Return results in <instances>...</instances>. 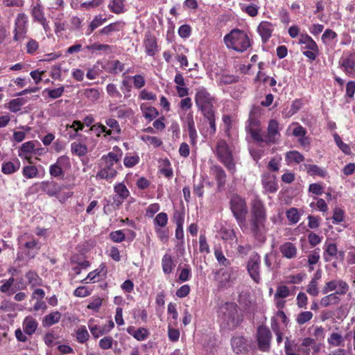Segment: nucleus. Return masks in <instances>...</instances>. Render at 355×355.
<instances>
[{
    "label": "nucleus",
    "instance_id": "f257e3e1",
    "mask_svg": "<svg viewBox=\"0 0 355 355\" xmlns=\"http://www.w3.org/2000/svg\"><path fill=\"white\" fill-rule=\"evenodd\" d=\"M123 155L121 149L114 146L112 151L104 155L99 160V170L96 175L97 180H105L108 182H112L121 168V159Z\"/></svg>",
    "mask_w": 355,
    "mask_h": 355
},
{
    "label": "nucleus",
    "instance_id": "f03ea898",
    "mask_svg": "<svg viewBox=\"0 0 355 355\" xmlns=\"http://www.w3.org/2000/svg\"><path fill=\"white\" fill-rule=\"evenodd\" d=\"M266 209L263 202L255 197L251 202L250 226L253 236L259 242L266 241Z\"/></svg>",
    "mask_w": 355,
    "mask_h": 355
},
{
    "label": "nucleus",
    "instance_id": "7ed1b4c3",
    "mask_svg": "<svg viewBox=\"0 0 355 355\" xmlns=\"http://www.w3.org/2000/svg\"><path fill=\"white\" fill-rule=\"evenodd\" d=\"M218 320L221 328L233 329L242 320L238 314L237 305L234 302H226L222 304L218 311Z\"/></svg>",
    "mask_w": 355,
    "mask_h": 355
},
{
    "label": "nucleus",
    "instance_id": "20e7f679",
    "mask_svg": "<svg viewBox=\"0 0 355 355\" xmlns=\"http://www.w3.org/2000/svg\"><path fill=\"white\" fill-rule=\"evenodd\" d=\"M223 42L227 49L239 53H243L251 46L250 40L246 32L239 28H234L225 35Z\"/></svg>",
    "mask_w": 355,
    "mask_h": 355
},
{
    "label": "nucleus",
    "instance_id": "39448f33",
    "mask_svg": "<svg viewBox=\"0 0 355 355\" xmlns=\"http://www.w3.org/2000/svg\"><path fill=\"white\" fill-rule=\"evenodd\" d=\"M195 93V103L198 110L202 114L214 111V105L216 103V98L212 96L203 86L197 87Z\"/></svg>",
    "mask_w": 355,
    "mask_h": 355
},
{
    "label": "nucleus",
    "instance_id": "423d86ee",
    "mask_svg": "<svg viewBox=\"0 0 355 355\" xmlns=\"http://www.w3.org/2000/svg\"><path fill=\"white\" fill-rule=\"evenodd\" d=\"M230 209L238 225L242 229L245 225L248 207L245 199L237 194L233 195L230 200Z\"/></svg>",
    "mask_w": 355,
    "mask_h": 355
},
{
    "label": "nucleus",
    "instance_id": "0eeeda50",
    "mask_svg": "<svg viewBox=\"0 0 355 355\" xmlns=\"http://www.w3.org/2000/svg\"><path fill=\"white\" fill-rule=\"evenodd\" d=\"M37 320L31 315H27L22 321V329L17 328L15 331V336L17 341L26 343L28 341V336H33L38 328Z\"/></svg>",
    "mask_w": 355,
    "mask_h": 355
},
{
    "label": "nucleus",
    "instance_id": "6e6552de",
    "mask_svg": "<svg viewBox=\"0 0 355 355\" xmlns=\"http://www.w3.org/2000/svg\"><path fill=\"white\" fill-rule=\"evenodd\" d=\"M216 153L218 159L232 173L235 171V164L233 155L227 142L220 139L218 141L216 146Z\"/></svg>",
    "mask_w": 355,
    "mask_h": 355
},
{
    "label": "nucleus",
    "instance_id": "1a4fd4ad",
    "mask_svg": "<svg viewBox=\"0 0 355 355\" xmlns=\"http://www.w3.org/2000/svg\"><path fill=\"white\" fill-rule=\"evenodd\" d=\"M299 44L302 45V54L311 61L316 59L319 54V47L313 38L307 34L300 36Z\"/></svg>",
    "mask_w": 355,
    "mask_h": 355
},
{
    "label": "nucleus",
    "instance_id": "9d476101",
    "mask_svg": "<svg viewBox=\"0 0 355 355\" xmlns=\"http://www.w3.org/2000/svg\"><path fill=\"white\" fill-rule=\"evenodd\" d=\"M28 16L24 13L17 15L15 20L13 40L17 42H21L26 37L28 31Z\"/></svg>",
    "mask_w": 355,
    "mask_h": 355
},
{
    "label": "nucleus",
    "instance_id": "9b49d317",
    "mask_svg": "<svg viewBox=\"0 0 355 355\" xmlns=\"http://www.w3.org/2000/svg\"><path fill=\"white\" fill-rule=\"evenodd\" d=\"M279 124L275 119H270L268 122L267 128V133L263 135L261 133V140H259V144L268 145L270 144L277 143L280 138Z\"/></svg>",
    "mask_w": 355,
    "mask_h": 355
},
{
    "label": "nucleus",
    "instance_id": "f8f14e48",
    "mask_svg": "<svg viewBox=\"0 0 355 355\" xmlns=\"http://www.w3.org/2000/svg\"><path fill=\"white\" fill-rule=\"evenodd\" d=\"M339 65L349 77L355 76V51H345L339 60Z\"/></svg>",
    "mask_w": 355,
    "mask_h": 355
},
{
    "label": "nucleus",
    "instance_id": "ddd939ff",
    "mask_svg": "<svg viewBox=\"0 0 355 355\" xmlns=\"http://www.w3.org/2000/svg\"><path fill=\"white\" fill-rule=\"evenodd\" d=\"M261 257L257 253L250 255L247 263V270L250 277L257 284L261 281L260 275Z\"/></svg>",
    "mask_w": 355,
    "mask_h": 355
},
{
    "label": "nucleus",
    "instance_id": "4468645a",
    "mask_svg": "<svg viewBox=\"0 0 355 355\" xmlns=\"http://www.w3.org/2000/svg\"><path fill=\"white\" fill-rule=\"evenodd\" d=\"M349 291V285L343 279H332L327 282L322 289V294L334 292L339 295H345Z\"/></svg>",
    "mask_w": 355,
    "mask_h": 355
},
{
    "label": "nucleus",
    "instance_id": "2eb2a0df",
    "mask_svg": "<svg viewBox=\"0 0 355 355\" xmlns=\"http://www.w3.org/2000/svg\"><path fill=\"white\" fill-rule=\"evenodd\" d=\"M25 277L27 282H24L23 279H20L17 282L18 289H26L28 285H30L32 288L42 285V279L39 277L37 273L33 270L26 272Z\"/></svg>",
    "mask_w": 355,
    "mask_h": 355
},
{
    "label": "nucleus",
    "instance_id": "dca6fc26",
    "mask_svg": "<svg viewBox=\"0 0 355 355\" xmlns=\"http://www.w3.org/2000/svg\"><path fill=\"white\" fill-rule=\"evenodd\" d=\"M259 348L261 351H266L269 349L271 339V333L268 328L261 326L257 329V334Z\"/></svg>",
    "mask_w": 355,
    "mask_h": 355
},
{
    "label": "nucleus",
    "instance_id": "f3484780",
    "mask_svg": "<svg viewBox=\"0 0 355 355\" xmlns=\"http://www.w3.org/2000/svg\"><path fill=\"white\" fill-rule=\"evenodd\" d=\"M107 266L105 263H102L98 268L90 272L87 276L82 280L84 284L94 283L99 282L106 277Z\"/></svg>",
    "mask_w": 355,
    "mask_h": 355
},
{
    "label": "nucleus",
    "instance_id": "a211bd4d",
    "mask_svg": "<svg viewBox=\"0 0 355 355\" xmlns=\"http://www.w3.org/2000/svg\"><path fill=\"white\" fill-rule=\"evenodd\" d=\"M70 165L69 159L67 156H60L57 159L55 164H51L49 168V173L54 178L64 175V168Z\"/></svg>",
    "mask_w": 355,
    "mask_h": 355
},
{
    "label": "nucleus",
    "instance_id": "6ab92c4d",
    "mask_svg": "<svg viewBox=\"0 0 355 355\" xmlns=\"http://www.w3.org/2000/svg\"><path fill=\"white\" fill-rule=\"evenodd\" d=\"M116 195L113 198V205L119 207L129 196L130 192L123 183H118L114 188Z\"/></svg>",
    "mask_w": 355,
    "mask_h": 355
},
{
    "label": "nucleus",
    "instance_id": "aec40b11",
    "mask_svg": "<svg viewBox=\"0 0 355 355\" xmlns=\"http://www.w3.org/2000/svg\"><path fill=\"white\" fill-rule=\"evenodd\" d=\"M246 131L251 135L252 139L257 143L261 140V129L260 128V122L258 119L250 117L248 121L245 126Z\"/></svg>",
    "mask_w": 355,
    "mask_h": 355
},
{
    "label": "nucleus",
    "instance_id": "412c9836",
    "mask_svg": "<svg viewBox=\"0 0 355 355\" xmlns=\"http://www.w3.org/2000/svg\"><path fill=\"white\" fill-rule=\"evenodd\" d=\"M275 24L268 21H262L257 27V32L263 43H266L275 30Z\"/></svg>",
    "mask_w": 355,
    "mask_h": 355
},
{
    "label": "nucleus",
    "instance_id": "4be33fe9",
    "mask_svg": "<svg viewBox=\"0 0 355 355\" xmlns=\"http://www.w3.org/2000/svg\"><path fill=\"white\" fill-rule=\"evenodd\" d=\"M232 350L236 354H245L248 350L249 345L244 337L241 336H234L231 340Z\"/></svg>",
    "mask_w": 355,
    "mask_h": 355
},
{
    "label": "nucleus",
    "instance_id": "5701e85b",
    "mask_svg": "<svg viewBox=\"0 0 355 355\" xmlns=\"http://www.w3.org/2000/svg\"><path fill=\"white\" fill-rule=\"evenodd\" d=\"M105 123L107 126L106 135L111 137L112 139H116V137L121 134L119 123L115 119L109 117L105 119Z\"/></svg>",
    "mask_w": 355,
    "mask_h": 355
},
{
    "label": "nucleus",
    "instance_id": "b1692460",
    "mask_svg": "<svg viewBox=\"0 0 355 355\" xmlns=\"http://www.w3.org/2000/svg\"><path fill=\"white\" fill-rule=\"evenodd\" d=\"M216 281L220 288L230 287L233 282L232 270L230 269H222L219 270L216 277Z\"/></svg>",
    "mask_w": 355,
    "mask_h": 355
},
{
    "label": "nucleus",
    "instance_id": "393cba45",
    "mask_svg": "<svg viewBox=\"0 0 355 355\" xmlns=\"http://www.w3.org/2000/svg\"><path fill=\"white\" fill-rule=\"evenodd\" d=\"M40 188L42 191L45 192L49 196H55L62 190L61 186L54 181L42 182Z\"/></svg>",
    "mask_w": 355,
    "mask_h": 355
},
{
    "label": "nucleus",
    "instance_id": "a878e982",
    "mask_svg": "<svg viewBox=\"0 0 355 355\" xmlns=\"http://www.w3.org/2000/svg\"><path fill=\"white\" fill-rule=\"evenodd\" d=\"M279 251L284 257L291 259L296 257L297 248L295 244L287 241L279 246Z\"/></svg>",
    "mask_w": 355,
    "mask_h": 355
},
{
    "label": "nucleus",
    "instance_id": "bb28decb",
    "mask_svg": "<svg viewBox=\"0 0 355 355\" xmlns=\"http://www.w3.org/2000/svg\"><path fill=\"white\" fill-rule=\"evenodd\" d=\"M187 130L189 134V141L192 146L197 144L198 134L195 127V122L192 114H189L187 117Z\"/></svg>",
    "mask_w": 355,
    "mask_h": 355
},
{
    "label": "nucleus",
    "instance_id": "cd10ccee",
    "mask_svg": "<svg viewBox=\"0 0 355 355\" xmlns=\"http://www.w3.org/2000/svg\"><path fill=\"white\" fill-rule=\"evenodd\" d=\"M24 252L28 259H33L40 250V245L38 241L35 239H31V241H26L24 247L20 248Z\"/></svg>",
    "mask_w": 355,
    "mask_h": 355
},
{
    "label": "nucleus",
    "instance_id": "c85d7f7f",
    "mask_svg": "<svg viewBox=\"0 0 355 355\" xmlns=\"http://www.w3.org/2000/svg\"><path fill=\"white\" fill-rule=\"evenodd\" d=\"M286 134L288 136L292 135L298 139L306 135V130L299 123L293 122L287 128Z\"/></svg>",
    "mask_w": 355,
    "mask_h": 355
},
{
    "label": "nucleus",
    "instance_id": "c756f323",
    "mask_svg": "<svg viewBox=\"0 0 355 355\" xmlns=\"http://www.w3.org/2000/svg\"><path fill=\"white\" fill-rule=\"evenodd\" d=\"M218 234L223 241L229 242L230 243L237 241L235 232L230 226L222 227L218 232Z\"/></svg>",
    "mask_w": 355,
    "mask_h": 355
},
{
    "label": "nucleus",
    "instance_id": "7c9ffc66",
    "mask_svg": "<svg viewBox=\"0 0 355 355\" xmlns=\"http://www.w3.org/2000/svg\"><path fill=\"white\" fill-rule=\"evenodd\" d=\"M262 184L267 192L274 193L277 190L275 177L271 174H265L262 176Z\"/></svg>",
    "mask_w": 355,
    "mask_h": 355
},
{
    "label": "nucleus",
    "instance_id": "2f4dec72",
    "mask_svg": "<svg viewBox=\"0 0 355 355\" xmlns=\"http://www.w3.org/2000/svg\"><path fill=\"white\" fill-rule=\"evenodd\" d=\"M87 325L92 336L95 339L107 334V332L103 326H100L98 324H96L94 318H90L88 320Z\"/></svg>",
    "mask_w": 355,
    "mask_h": 355
},
{
    "label": "nucleus",
    "instance_id": "473e14b6",
    "mask_svg": "<svg viewBox=\"0 0 355 355\" xmlns=\"http://www.w3.org/2000/svg\"><path fill=\"white\" fill-rule=\"evenodd\" d=\"M21 166L20 161L15 159L13 161L3 162L1 165V171L5 175H11L17 172Z\"/></svg>",
    "mask_w": 355,
    "mask_h": 355
},
{
    "label": "nucleus",
    "instance_id": "72a5a7b5",
    "mask_svg": "<svg viewBox=\"0 0 355 355\" xmlns=\"http://www.w3.org/2000/svg\"><path fill=\"white\" fill-rule=\"evenodd\" d=\"M110 111L115 112V116L119 119L130 118L134 114L131 108L126 107L125 105H120L117 107L110 106Z\"/></svg>",
    "mask_w": 355,
    "mask_h": 355
},
{
    "label": "nucleus",
    "instance_id": "f704fd0d",
    "mask_svg": "<svg viewBox=\"0 0 355 355\" xmlns=\"http://www.w3.org/2000/svg\"><path fill=\"white\" fill-rule=\"evenodd\" d=\"M339 294L331 293L321 298L320 304L323 307L338 305L341 299Z\"/></svg>",
    "mask_w": 355,
    "mask_h": 355
},
{
    "label": "nucleus",
    "instance_id": "c9c22d12",
    "mask_svg": "<svg viewBox=\"0 0 355 355\" xmlns=\"http://www.w3.org/2000/svg\"><path fill=\"white\" fill-rule=\"evenodd\" d=\"M211 171L213 175L215 177L218 187H222L225 185L226 181V173L225 171L218 165H214L211 167Z\"/></svg>",
    "mask_w": 355,
    "mask_h": 355
},
{
    "label": "nucleus",
    "instance_id": "e433bc0d",
    "mask_svg": "<svg viewBox=\"0 0 355 355\" xmlns=\"http://www.w3.org/2000/svg\"><path fill=\"white\" fill-rule=\"evenodd\" d=\"M144 46L146 53L150 56H154L157 51L156 39L150 35L146 36L145 38Z\"/></svg>",
    "mask_w": 355,
    "mask_h": 355
},
{
    "label": "nucleus",
    "instance_id": "4c0bfd02",
    "mask_svg": "<svg viewBox=\"0 0 355 355\" xmlns=\"http://www.w3.org/2000/svg\"><path fill=\"white\" fill-rule=\"evenodd\" d=\"M175 263L172 256L166 253L162 259V268L165 275H169L175 268Z\"/></svg>",
    "mask_w": 355,
    "mask_h": 355
},
{
    "label": "nucleus",
    "instance_id": "58836bf2",
    "mask_svg": "<svg viewBox=\"0 0 355 355\" xmlns=\"http://www.w3.org/2000/svg\"><path fill=\"white\" fill-rule=\"evenodd\" d=\"M61 318V313L59 311L51 312L45 315L42 319V326L44 327H49L58 323Z\"/></svg>",
    "mask_w": 355,
    "mask_h": 355
},
{
    "label": "nucleus",
    "instance_id": "ea45409f",
    "mask_svg": "<svg viewBox=\"0 0 355 355\" xmlns=\"http://www.w3.org/2000/svg\"><path fill=\"white\" fill-rule=\"evenodd\" d=\"M140 108L144 118L149 121H153L159 115V112L156 108L148 106L146 104L142 103Z\"/></svg>",
    "mask_w": 355,
    "mask_h": 355
},
{
    "label": "nucleus",
    "instance_id": "a19ab883",
    "mask_svg": "<svg viewBox=\"0 0 355 355\" xmlns=\"http://www.w3.org/2000/svg\"><path fill=\"white\" fill-rule=\"evenodd\" d=\"M240 7L242 11L245 12L252 17H256L259 13V10L260 9L258 1L250 3L248 5L241 3L240 4Z\"/></svg>",
    "mask_w": 355,
    "mask_h": 355
},
{
    "label": "nucleus",
    "instance_id": "79ce46f5",
    "mask_svg": "<svg viewBox=\"0 0 355 355\" xmlns=\"http://www.w3.org/2000/svg\"><path fill=\"white\" fill-rule=\"evenodd\" d=\"M302 213L295 207H291L286 211V216L291 225L297 223L301 218Z\"/></svg>",
    "mask_w": 355,
    "mask_h": 355
},
{
    "label": "nucleus",
    "instance_id": "37998d69",
    "mask_svg": "<svg viewBox=\"0 0 355 355\" xmlns=\"http://www.w3.org/2000/svg\"><path fill=\"white\" fill-rule=\"evenodd\" d=\"M35 148V141H29L24 143L19 150V156L20 157H24L25 159H28V155L31 154Z\"/></svg>",
    "mask_w": 355,
    "mask_h": 355
},
{
    "label": "nucleus",
    "instance_id": "c03bdc74",
    "mask_svg": "<svg viewBox=\"0 0 355 355\" xmlns=\"http://www.w3.org/2000/svg\"><path fill=\"white\" fill-rule=\"evenodd\" d=\"M71 151L73 155L78 157H83L87 153L88 150L85 144L78 142H73L71 144Z\"/></svg>",
    "mask_w": 355,
    "mask_h": 355
},
{
    "label": "nucleus",
    "instance_id": "a18cd8bd",
    "mask_svg": "<svg viewBox=\"0 0 355 355\" xmlns=\"http://www.w3.org/2000/svg\"><path fill=\"white\" fill-rule=\"evenodd\" d=\"M304 159V156L300 152L291 150L286 154V160L288 164H300Z\"/></svg>",
    "mask_w": 355,
    "mask_h": 355
},
{
    "label": "nucleus",
    "instance_id": "49530a36",
    "mask_svg": "<svg viewBox=\"0 0 355 355\" xmlns=\"http://www.w3.org/2000/svg\"><path fill=\"white\" fill-rule=\"evenodd\" d=\"M202 115L209 123V128L207 130L208 134L211 136L214 135L216 131L215 112L212 111L210 112L205 113Z\"/></svg>",
    "mask_w": 355,
    "mask_h": 355
},
{
    "label": "nucleus",
    "instance_id": "de8ad7c7",
    "mask_svg": "<svg viewBox=\"0 0 355 355\" xmlns=\"http://www.w3.org/2000/svg\"><path fill=\"white\" fill-rule=\"evenodd\" d=\"M76 338L78 343L84 344L89 338V334L85 326H80L76 330Z\"/></svg>",
    "mask_w": 355,
    "mask_h": 355
},
{
    "label": "nucleus",
    "instance_id": "09e8293b",
    "mask_svg": "<svg viewBox=\"0 0 355 355\" xmlns=\"http://www.w3.org/2000/svg\"><path fill=\"white\" fill-rule=\"evenodd\" d=\"M109 9L115 14L125 12V0H112L108 5Z\"/></svg>",
    "mask_w": 355,
    "mask_h": 355
},
{
    "label": "nucleus",
    "instance_id": "8fccbe9b",
    "mask_svg": "<svg viewBox=\"0 0 355 355\" xmlns=\"http://www.w3.org/2000/svg\"><path fill=\"white\" fill-rule=\"evenodd\" d=\"M324 257L326 261L330 260L328 257H336L338 253L337 246L335 243H325L324 245Z\"/></svg>",
    "mask_w": 355,
    "mask_h": 355
},
{
    "label": "nucleus",
    "instance_id": "3c124183",
    "mask_svg": "<svg viewBox=\"0 0 355 355\" xmlns=\"http://www.w3.org/2000/svg\"><path fill=\"white\" fill-rule=\"evenodd\" d=\"M327 342L330 346L336 347L343 345L344 339L341 334L333 332L328 338Z\"/></svg>",
    "mask_w": 355,
    "mask_h": 355
},
{
    "label": "nucleus",
    "instance_id": "603ef678",
    "mask_svg": "<svg viewBox=\"0 0 355 355\" xmlns=\"http://www.w3.org/2000/svg\"><path fill=\"white\" fill-rule=\"evenodd\" d=\"M90 130L97 137H105L106 138L108 135H106L107 126L103 125L101 123H96L93 124Z\"/></svg>",
    "mask_w": 355,
    "mask_h": 355
},
{
    "label": "nucleus",
    "instance_id": "864d4df0",
    "mask_svg": "<svg viewBox=\"0 0 355 355\" xmlns=\"http://www.w3.org/2000/svg\"><path fill=\"white\" fill-rule=\"evenodd\" d=\"M62 17L63 13L59 14L58 17H55L54 15L51 16L55 25V32L57 35L64 31L66 28L67 24L65 21L62 20Z\"/></svg>",
    "mask_w": 355,
    "mask_h": 355
},
{
    "label": "nucleus",
    "instance_id": "5fc2aeb1",
    "mask_svg": "<svg viewBox=\"0 0 355 355\" xmlns=\"http://www.w3.org/2000/svg\"><path fill=\"white\" fill-rule=\"evenodd\" d=\"M333 137L337 146L343 153L345 155H350L352 153L350 146L348 144L344 143L341 137L336 132L334 133Z\"/></svg>",
    "mask_w": 355,
    "mask_h": 355
},
{
    "label": "nucleus",
    "instance_id": "6e6d98bb",
    "mask_svg": "<svg viewBox=\"0 0 355 355\" xmlns=\"http://www.w3.org/2000/svg\"><path fill=\"white\" fill-rule=\"evenodd\" d=\"M122 25L121 23L120 22L111 23L109 25L101 29L98 33L100 34L108 35L112 32L119 31Z\"/></svg>",
    "mask_w": 355,
    "mask_h": 355
},
{
    "label": "nucleus",
    "instance_id": "4d7b16f0",
    "mask_svg": "<svg viewBox=\"0 0 355 355\" xmlns=\"http://www.w3.org/2000/svg\"><path fill=\"white\" fill-rule=\"evenodd\" d=\"M153 223L155 225V228L157 227L158 228L164 227L168 223V216L164 212H161L157 214L155 216Z\"/></svg>",
    "mask_w": 355,
    "mask_h": 355
},
{
    "label": "nucleus",
    "instance_id": "13d9d810",
    "mask_svg": "<svg viewBox=\"0 0 355 355\" xmlns=\"http://www.w3.org/2000/svg\"><path fill=\"white\" fill-rule=\"evenodd\" d=\"M22 174L27 179L35 178L38 175V170L35 166H26L23 168Z\"/></svg>",
    "mask_w": 355,
    "mask_h": 355
},
{
    "label": "nucleus",
    "instance_id": "bf43d9fd",
    "mask_svg": "<svg viewBox=\"0 0 355 355\" xmlns=\"http://www.w3.org/2000/svg\"><path fill=\"white\" fill-rule=\"evenodd\" d=\"M192 276L191 268L189 265H185L183 268L181 269L178 275V280L180 282H185L189 281Z\"/></svg>",
    "mask_w": 355,
    "mask_h": 355
},
{
    "label": "nucleus",
    "instance_id": "052dcab7",
    "mask_svg": "<svg viewBox=\"0 0 355 355\" xmlns=\"http://www.w3.org/2000/svg\"><path fill=\"white\" fill-rule=\"evenodd\" d=\"M106 20L107 19L102 17L101 15L96 16L89 26V32L87 33V35L91 34L96 28L103 25Z\"/></svg>",
    "mask_w": 355,
    "mask_h": 355
},
{
    "label": "nucleus",
    "instance_id": "680f3d73",
    "mask_svg": "<svg viewBox=\"0 0 355 355\" xmlns=\"http://www.w3.org/2000/svg\"><path fill=\"white\" fill-rule=\"evenodd\" d=\"M140 158L138 155H133L127 154L123 159V164L125 167L131 168L137 165L139 162Z\"/></svg>",
    "mask_w": 355,
    "mask_h": 355
},
{
    "label": "nucleus",
    "instance_id": "e2e57ef3",
    "mask_svg": "<svg viewBox=\"0 0 355 355\" xmlns=\"http://www.w3.org/2000/svg\"><path fill=\"white\" fill-rule=\"evenodd\" d=\"M306 168L311 175H317L320 177H324L326 175V171L317 165L309 164L306 166Z\"/></svg>",
    "mask_w": 355,
    "mask_h": 355
},
{
    "label": "nucleus",
    "instance_id": "0e129e2a",
    "mask_svg": "<svg viewBox=\"0 0 355 355\" xmlns=\"http://www.w3.org/2000/svg\"><path fill=\"white\" fill-rule=\"evenodd\" d=\"M140 139L145 143L153 145L154 147H159L162 144V140L157 137L141 135Z\"/></svg>",
    "mask_w": 355,
    "mask_h": 355
},
{
    "label": "nucleus",
    "instance_id": "69168bd1",
    "mask_svg": "<svg viewBox=\"0 0 355 355\" xmlns=\"http://www.w3.org/2000/svg\"><path fill=\"white\" fill-rule=\"evenodd\" d=\"M31 14L34 19L38 22L46 18L44 17L42 8L38 3H37L35 6H33L32 8Z\"/></svg>",
    "mask_w": 355,
    "mask_h": 355
},
{
    "label": "nucleus",
    "instance_id": "338daca9",
    "mask_svg": "<svg viewBox=\"0 0 355 355\" xmlns=\"http://www.w3.org/2000/svg\"><path fill=\"white\" fill-rule=\"evenodd\" d=\"M84 95L88 100L94 102L98 99L100 93L97 89L88 88L84 90Z\"/></svg>",
    "mask_w": 355,
    "mask_h": 355
},
{
    "label": "nucleus",
    "instance_id": "774afa93",
    "mask_svg": "<svg viewBox=\"0 0 355 355\" xmlns=\"http://www.w3.org/2000/svg\"><path fill=\"white\" fill-rule=\"evenodd\" d=\"M114 339L111 336H105L98 342L99 347L102 349H110L112 347Z\"/></svg>",
    "mask_w": 355,
    "mask_h": 355
}]
</instances>
